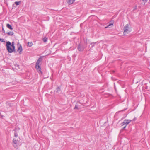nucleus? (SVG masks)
Returning <instances> with one entry per match:
<instances>
[{
    "label": "nucleus",
    "instance_id": "nucleus-7",
    "mask_svg": "<svg viewBox=\"0 0 150 150\" xmlns=\"http://www.w3.org/2000/svg\"><path fill=\"white\" fill-rule=\"evenodd\" d=\"M17 51L19 52L20 54H21V52L22 51V47L21 45L18 47Z\"/></svg>",
    "mask_w": 150,
    "mask_h": 150
},
{
    "label": "nucleus",
    "instance_id": "nucleus-16",
    "mask_svg": "<svg viewBox=\"0 0 150 150\" xmlns=\"http://www.w3.org/2000/svg\"><path fill=\"white\" fill-rule=\"evenodd\" d=\"M14 136L15 137H17L18 136V134L17 132H15Z\"/></svg>",
    "mask_w": 150,
    "mask_h": 150
},
{
    "label": "nucleus",
    "instance_id": "nucleus-22",
    "mask_svg": "<svg viewBox=\"0 0 150 150\" xmlns=\"http://www.w3.org/2000/svg\"><path fill=\"white\" fill-rule=\"evenodd\" d=\"M113 24H109V25H108V26H110V25H113Z\"/></svg>",
    "mask_w": 150,
    "mask_h": 150
},
{
    "label": "nucleus",
    "instance_id": "nucleus-20",
    "mask_svg": "<svg viewBox=\"0 0 150 150\" xmlns=\"http://www.w3.org/2000/svg\"><path fill=\"white\" fill-rule=\"evenodd\" d=\"M96 43H92L91 44V45L93 44V45L92 46V47H93L94 45V44H95Z\"/></svg>",
    "mask_w": 150,
    "mask_h": 150
},
{
    "label": "nucleus",
    "instance_id": "nucleus-11",
    "mask_svg": "<svg viewBox=\"0 0 150 150\" xmlns=\"http://www.w3.org/2000/svg\"><path fill=\"white\" fill-rule=\"evenodd\" d=\"M33 45V43L32 42H28V45L27 46L29 47H31Z\"/></svg>",
    "mask_w": 150,
    "mask_h": 150
},
{
    "label": "nucleus",
    "instance_id": "nucleus-3",
    "mask_svg": "<svg viewBox=\"0 0 150 150\" xmlns=\"http://www.w3.org/2000/svg\"><path fill=\"white\" fill-rule=\"evenodd\" d=\"M13 146L16 149L18 148V146L19 144V141L18 140H16V138H13Z\"/></svg>",
    "mask_w": 150,
    "mask_h": 150
},
{
    "label": "nucleus",
    "instance_id": "nucleus-4",
    "mask_svg": "<svg viewBox=\"0 0 150 150\" xmlns=\"http://www.w3.org/2000/svg\"><path fill=\"white\" fill-rule=\"evenodd\" d=\"M129 25L126 24L125 26L124 29L123 34L126 35L130 32V31L129 30Z\"/></svg>",
    "mask_w": 150,
    "mask_h": 150
},
{
    "label": "nucleus",
    "instance_id": "nucleus-15",
    "mask_svg": "<svg viewBox=\"0 0 150 150\" xmlns=\"http://www.w3.org/2000/svg\"><path fill=\"white\" fill-rule=\"evenodd\" d=\"M21 3V1H16L15 2V4L16 5H19V4Z\"/></svg>",
    "mask_w": 150,
    "mask_h": 150
},
{
    "label": "nucleus",
    "instance_id": "nucleus-9",
    "mask_svg": "<svg viewBox=\"0 0 150 150\" xmlns=\"http://www.w3.org/2000/svg\"><path fill=\"white\" fill-rule=\"evenodd\" d=\"M6 33L9 36H12L13 35L14 33L13 32H9Z\"/></svg>",
    "mask_w": 150,
    "mask_h": 150
},
{
    "label": "nucleus",
    "instance_id": "nucleus-19",
    "mask_svg": "<svg viewBox=\"0 0 150 150\" xmlns=\"http://www.w3.org/2000/svg\"><path fill=\"white\" fill-rule=\"evenodd\" d=\"M74 109H78V107L76 105L75 107L74 108Z\"/></svg>",
    "mask_w": 150,
    "mask_h": 150
},
{
    "label": "nucleus",
    "instance_id": "nucleus-23",
    "mask_svg": "<svg viewBox=\"0 0 150 150\" xmlns=\"http://www.w3.org/2000/svg\"><path fill=\"white\" fill-rule=\"evenodd\" d=\"M136 120V118H134L132 120V121H134Z\"/></svg>",
    "mask_w": 150,
    "mask_h": 150
},
{
    "label": "nucleus",
    "instance_id": "nucleus-6",
    "mask_svg": "<svg viewBox=\"0 0 150 150\" xmlns=\"http://www.w3.org/2000/svg\"><path fill=\"white\" fill-rule=\"evenodd\" d=\"M131 120H130L125 119V120L123 123H122V125H123L124 124L128 125L131 122Z\"/></svg>",
    "mask_w": 150,
    "mask_h": 150
},
{
    "label": "nucleus",
    "instance_id": "nucleus-26",
    "mask_svg": "<svg viewBox=\"0 0 150 150\" xmlns=\"http://www.w3.org/2000/svg\"><path fill=\"white\" fill-rule=\"evenodd\" d=\"M122 110V111H124V110Z\"/></svg>",
    "mask_w": 150,
    "mask_h": 150
},
{
    "label": "nucleus",
    "instance_id": "nucleus-2",
    "mask_svg": "<svg viewBox=\"0 0 150 150\" xmlns=\"http://www.w3.org/2000/svg\"><path fill=\"white\" fill-rule=\"evenodd\" d=\"M42 58L40 57L36 62L35 65V68L38 72H40L42 74V72L41 71V68L40 66L39 65L40 62L42 61Z\"/></svg>",
    "mask_w": 150,
    "mask_h": 150
},
{
    "label": "nucleus",
    "instance_id": "nucleus-12",
    "mask_svg": "<svg viewBox=\"0 0 150 150\" xmlns=\"http://www.w3.org/2000/svg\"><path fill=\"white\" fill-rule=\"evenodd\" d=\"M6 105L7 107H10L12 105V104L11 103H6Z\"/></svg>",
    "mask_w": 150,
    "mask_h": 150
},
{
    "label": "nucleus",
    "instance_id": "nucleus-17",
    "mask_svg": "<svg viewBox=\"0 0 150 150\" xmlns=\"http://www.w3.org/2000/svg\"><path fill=\"white\" fill-rule=\"evenodd\" d=\"M2 32H3V33H5V31L4 30V28L3 27H2Z\"/></svg>",
    "mask_w": 150,
    "mask_h": 150
},
{
    "label": "nucleus",
    "instance_id": "nucleus-13",
    "mask_svg": "<svg viewBox=\"0 0 150 150\" xmlns=\"http://www.w3.org/2000/svg\"><path fill=\"white\" fill-rule=\"evenodd\" d=\"M42 40L43 41L45 42H46L47 40V38H46V37H44L42 39Z\"/></svg>",
    "mask_w": 150,
    "mask_h": 150
},
{
    "label": "nucleus",
    "instance_id": "nucleus-25",
    "mask_svg": "<svg viewBox=\"0 0 150 150\" xmlns=\"http://www.w3.org/2000/svg\"><path fill=\"white\" fill-rule=\"evenodd\" d=\"M147 0H142L143 1H147Z\"/></svg>",
    "mask_w": 150,
    "mask_h": 150
},
{
    "label": "nucleus",
    "instance_id": "nucleus-5",
    "mask_svg": "<svg viewBox=\"0 0 150 150\" xmlns=\"http://www.w3.org/2000/svg\"><path fill=\"white\" fill-rule=\"evenodd\" d=\"M85 48V47L82 44H80L78 46V49L79 51H83Z\"/></svg>",
    "mask_w": 150,
    "mask_h": 150
},
{
    "label": "nucleus",
    "instance_id": "nucleus-1",
    "mask_svg": "<svg viewBox=\"0 0 150 150\" xmlns=\"http://www.w3.org/2000/svg\"><path fill=\"white\" fill-rule=\"evenodd\" d=\"M6 49L9 53H12L15 52V47L14 42L11 43L9 41H8L6 44Z\"/></svg>",
    "mask_w": 150,
    "mask_h": 150
},
{
    "label": "nucleus",
    "instance_id": "nucleus-10",
    "mask_svg": "<svg viewBox=\"0 0 150 150\" xmlns=\"http://www.w3.org/2000/svg\"><path fill=\"white\" fill-rule=\"evenodd\" d=\"M6 27L9 29L11 30H13V28L12 27L11 25L9 24H8L6 25Z\"/></svg>",
    "mask_w": 150,
    "mask_h": 150
},
{
    "label": "nucleus",
    "instance_id": "nucleus-8",
    "mask_svg": "<svg viewBox=\"0 0 150 150\" xmlns=\"http://www.w3.org/2000/svg\"><path fill=\"white\" fill-rule=\"evenodd\" d=\"M75 0H68L67 1V3L69 4H73L75 1Z\"/></svg>",
    "mask_w": 150,
    "mask_h": 150
},
{
    "label": "nucleus",
    "instance_id": "nucleus-14",
    "mask_svg": "<svg viewBox=\"0 0 150 150\" xmlns=\"http://www.w3.org/2000/svg\"><path fill=\"white\" fill-rule=\"evenodd\" d=\"M57 92L58 93H59V92L61 90V89H60V87L59 86H58L57 87Z\"/></svg>",
    "mask_w": 150,
    "mask_h": 150
},
{
    "label": "nucleus",
    "instance_id": "nucleus-24",
    "mask_svg": "<svg viewBox=\"0 0 150 150\" xmlns=\"http://www.w3.org/2000/svg\"><path fill=\"white\" fill-rule=\"evenodd\" d=\"M126 127V126H125V127H123V129H125V127Z\"/></svg>",
    "mask_w": 150,
    "mask_h": 150
},
{
    "label": "nucleus",
    "instance_id": "nucleus-21",
    "mask_svg": "<svg viewBox=\"0 0 150 150\" xmlns=\"http://www.w3.org/2000/svg\"><path fill=\"white\" fill-rule=\"evenodd\" d=\"M14 131H15V132H16L17 131V129H15Z\"/></svg>",
    "mask_w": 150,
    "mask_h": 150
},
{
    "label": "nucleus",
    "instance_id": "nucleus-18",
    "mask_svg": "<svg viewBox=\"0 0 150 150\" xmlns=\"http://www.w3.org/2000/svg\"><path fill=\"white\" fill-rule=\"evenodd\" d=\"M0 41L1 42H4L5 41L3 39H1L0 38Z\"/></svg>",
    "mask_w": 150,
    "mask_h": 150
}]
</instances>
